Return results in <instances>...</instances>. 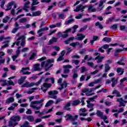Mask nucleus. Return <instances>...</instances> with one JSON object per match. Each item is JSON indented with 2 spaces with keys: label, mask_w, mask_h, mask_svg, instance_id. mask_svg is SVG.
Wrapping results in <instances>:
<instances>
[{
  "label": "nucleus",
  "mask_w": 127,
  "mask_h": 127,
  "mask_svg": "<svg viewBox=\"0 0 127 127\" xmlns=\"http://www.w3.org/2000/svg\"><path fill=\"white\" fill-rule=\"evenodd\" d=\"M86 71H88V69L86 68L84 66L81 67V73H84L86 72Z\"/></svg>",
  "instance_id": "obj_58"
},
{
  "label": "nucleus",
  "mask_w": 127,
  "mask_h": 127,
  "mask_svg": "<svg viewBox=\"0 0 127 127\" xmlns=\"http://www.w3.org/2000/svg\"><path fill=\"white\" fill-rule=\"evenodd\" d=\"M94 55L95 56H97L94 59H93V60H97L98 58H99L100 57V55H101V54L99 53H95L94 54Z\"/></svg>",
  "instance_id": "obj_47"
},
{
  "label": "nucleus",
  "mask_w": 127,
  "mask_h": 127,
  "mask_svg": "<svg viewBox=\"0 0 127 127\" xmlns=\"http://www.w3.org/2000/svg\"><path fill=\"white\" fill-rule=\"evenodd\" d=\"M36 57V54L34 53H33L32 55L30 57L29 60H33V59H34V58H35Z\"/></svg>",
  "instance_id": "obj_51"
},
{
  "label": "nucleus",
  "mask_w": 127,
  "mask_h": 127,
  "mask_svg": "<svg viewBox=\"0 0 127 127\" xmlns=\"http://www.w3.org/2000/svg\"><path fill=\"white\" fill-rule=\"evenodd\" d=\"M79 103H80V101L75 100L72 102V106H77V105H79Z\"/></svg>",
  "instance_id": "obj_41"
},
{
  "label": "nucleus",
  "mask_w": 127,
  "mask_h": 127,
  "mask_svg": "<svg viewBox=\"0 0 127 127\" xmlns=\"http://www.w3.org/2000/svg\"><path fill=\"white\" fill-rule=\"evenodd\" d=\"M28 50H29V48H24L21 50V52H26V51H27Z\"/></svg>",
  "instance_id": "obj_64"
},
{
  "label": "nucleus",
  "mask_w": 127,
  "mask_h": 127,
  "mask_svg": "<svg viewBox=\"0 0 127 127\" xmlns=\"http://www.w3.org/2000/svg\"><path fill=\"white\" fill-rule=\"evenodd\" d=\"M26 114H27V115H31L32 114V111L30 109H28L26 112Z\"/></svg>",
  "instance_id": "obj_62"
},
{
  "label": "nucleus",
  "mask_w": 127,
  "mask_h": 127,
  "mask_svg": "<svg viewBox=\"0 0 127 127\" xmlns=\"http://www.w3.org/2000/svg\"><path fill=\"white\" fill-rule=\"evenodd\" d=\"M47 30H49V28L48 27H45L43 28L40 29L37 31V33H40V32H43V31H47Z\"/></svg>",
  "instance_id": "obj_28"
},
{
  "label": "nucleus",
  "mask_w": 127,
  "mask_h": 127,
  "mask_svg": "<svg viewBox=\"0 0 127 127\" xmlns=\"http://www.w3.org/2000/svg\"><path fill=\"white\" fill-rule=\"evenodd\" d=\"M65 3L64 2H62V1H60L59 2V4H58V6L60 7H62V6H64V5H65Z\"/></svg>",
  "instance_id": "obj_52"
},
{
  "label": "nucleus",
  "mask_w": 127,
  "mask_h": 127,
  "mask_svg": "<svg viewBox=\"0 0 127 127\" xmlns=\"http://www.w3.org/2000/svg\"><path fill=\"white\" fill-rule=\"evenodd\" d=\"M27 21V19L26 18H22L19 20V22L20 23H24V22H26Z\"/></svg>",
  "instance_id": "obj_39"
},
{
  "label": "nucleus",
  "mask_w": 127,
  "mask_h": 127,
  "mask_svg": "<svg viewBox=\"0 0 127 127\" xmlns=\"http://www.w3.org/2000/svg\"><path fill=\"white\" fill-rule=\"evenodd\" d=\"M63 101V99H62L61 98H58L56 100V105H57V104H59V103H61Z\"/></svg>",
  "instance_id": "obj_59"
},
{
  "label": "nucleus",
  "mask_w": 127,
  "mask_h": 127,
  "mask_svg": "<svg viewBox=\"0 0 127 127\" xmlns=\"http://www.w3.org/2000/svg\"><path fill=\"white\" fill-rule=\"evenodd\" d=\"M83 15L84 14L83 13L79 14L77 16L75 17V18L76 19H80Z\"/></svg>",
  "instance_id": "obj_57"
},
{
  "label": "nucleus",
  "mask_w": 127,
  "mask_h": 127,
  "mask_svg": "<svg viewBox=\"0 0 127 127\" xmlns=\"http://www.w3.org/2000/svg\"><path fill=\"white\" fill-rule=\"evenodd\" d=\"M92 18H84L82 20L83 22H88V21H91Z\"/></svg>",
  "instance_id": "obj_53"
},
{
  "label": "nucleus",
  "mask_w": 127,
  "mask_h": 127,
  "mask_svg": "<svg viewBox=\"0 0 127 127\" xmlns=\"http://www.w3.org/2000/svg\"><path fill=\"white\" fill-rule=\"evenodd\" d=\"M105 1H100V3L98 5L99 7L97 8V10H98V11H101V10H102V9H103L104 6H103V4H104V2H105Z\"/></svg>",
  "instance_id": "obj_18"
},
{
  "label": "nucleus",
  "mask_w": 127,
  "mask_h": 127,
  "mask_svg": "<svg viewBox=\"0 0 127 127\" xmlns=\"http://www.w3.org/2000/svg\"><path fill=\"white\" fill-rule=\"evenodd\" d=\"M21 48V47H19L18 48V50L16 51V56H18L20 53V51H19V49Z\"/></svg>",
  "instance_id": "obj_60"
},
{
  "label": "nucleus",
  "mask_w": 127,
  "mask_h": 127,
  "mask_svg": "<svg viewBox=\"0 0 127 127\" xmlns=\"http://www.w3.org/2000/svg\"><path fill=\"white\" fill-rule=\"evenodd\" d=\"M87 65L88 66H90V67H91L92 68L94 67V63L92 62H88L86 63Z\"/></svg>",
  "instance_id": "obj_55"
},
{
  "label": "nucleus",
  "mask_w": 127,
  "mask_h": 127,
  "mask_svg": "<svg viewBox=\"0 0 127 127\" xmlns=\"http://www.w3.org/2000/svg\"><path fill=\"white\" fill-rule=\"evenodd\" d=\"M71 62L75 64V65H78L80 63V61L78 60H73Z\"/></svg>",
  "instance_id": "obj_46"
},
{
  "label": "nucleus",
  "mask_w": 127,
  "mask_h": 127,
  "mask_svg": "<svg viewBox=\"0 0 127 127\" xmlns=\"http://www.w3.org/2000/svg\"><path fill=\"white\" fill-rule=\"evenodd\" d=\"M95 26H98L99 28L100 29H103L104 28V27H103V25H102L100 22H97L95 23Z\"/></svg>",
  "instance_id": "obj_38"
},
{
  "label": "nucleus",
  "mask_w": 127,
  "mask_h": 127,
  "mask_svg": "<svg viewBox=\"0 0 127 127\" xmlns=\"http://www.w3.org/2000/svg\"><path fill=\"white\" fill-rule=\"evenodd\" d=\"M64 118L66 119V121L68 122V121H71L72 122H75L78 120V115H75L74 117L70 114H67Z\"/></svg>",
  "instance_id": "obj_5"
},
{
  "label": "nucleus",
  "mask_w": 127,
  "mask_h": 127,
  "mask_svg": "<svg viewBox=\"0 0 127 127\" xmlns=\"http://www.w3.org/2000/svg\"><path fill=\"white\" fill-rule=\"evenodd\" d=\"M40 66V64H36L34 65V71H40L41 70L40 69V67H39Z\"/></svg>",
  "instance_id": "obj_22"
},
{
  "label": "nucleus",
  "mask_w": 127,
  "mask_h": 127,
  "mask_svg": "<svg viewBox=\"0 0 127 127\" xmlns=\"http://www.w3.org/2000/svg\"><path fill=\"white\" fill-rule=\"evenodd\" d=\"M30 4V2L29 1H27L24 4V7H27V8H29V6H28V5Z\"/></svg>",
  "instance_id": "obj_54"
},
{
  "label": "nucleus",
  "mask_w": 127,
  "mask_h": 127,
  "mask_svg": "<svg viewBox=\"0 0 127 127\" xmlns=\"http://www.w3.org/2000/svg\"><path fill=\"white\" fill-rule=\"evenodd\" d=\"M19 29V28H14L11 31V33H15L17 30Z\"/></svg>",
  "instance_id": "obj_61"
},
{
  "label": "nucleus",
  "mask_w": 127,
  "mask_h": 127,
  "mask_svg": "<svg viewBox=\"0 0 127 127\" xmlns=\"http://www.w3.org/2000/svg\"><path fill=\"white\" fill-rule=\"evenodd\" d=\"M111 69V67H110V65H109L108 64H105V73H107L110 71V69Z\"/></svg>",
  "instance_id": "obj_31"
},
{
  "label": "nucleus",
  "mask_w": 127,
  "mask_h": 127,
  "mask_svg": "<svg viewBox=\"0 0 127 127\" xmlns=\"http://www.w3.org/2000/svg\"><path fill=\"white\" fill-rule=\"evenodd\" d=\"M32 6H33V5H36V4H39V2L38 1V0H32Z\"/></svg>",
  "instance_id": "obj_43"
},
{
  "label": "nucleus",
  "mask_w": 127,
  "mask_h": 127,
  "mask_svg": "<svg viewBox=\"0 0 127 127\" xmlns=\"http://www.w3.org/2000/svg\"><path fill=\"white\" fill-rule=\"evenodd\" d=\"M37 89H38L37 88H35V87L32 88V89H30V90L27 91V94L30 95L32 94V93H33L34 91H35V90H37Z\"/></svg>",
  "instance_id": "obj_36"
},
{
  "label": "nucleus",
  "mask_w": 127,
  "mask_h": 127,
  "mask_svg": "<svg viewBox=\"0 0 127 127\" xmlns=\"http://www.w3.org/2000/svg\"><path fill=\"white\" fill-rule=\"evenodd\" d=\"M26 70H29V67H22L20 71V73H22L23 75H30V74H31V72L29 71L24 72V71H26Z\"/></svg>",
  "instance_id": "obj_13"
},
{
  "label": "nucleus",
  "mask_w": 127,
  "mask_h": 127,
  "mask_svg": "<svg viewBox=\"0 0 127 127\" xmlns=\"http://www.w3.org/2000/svg\"><path fill=\"white\" fill-rule=\"evenodd\" d=\"M68 85H69V83H67L66 81H64L62 84H60L61 87H59L58 89L61 91L63 90L64 88H66Z\"/></svg>",
  "instance_id": "obj_16"
},
{
  "label": "nucleus",
  "mask_w": 127,
  "mask_h": 127,
  "mask_svg": "<svg viewBox=\"0 0 127 127\" xmlns=\"http://www.w3.org/2000/svg\"><path fill=\"white\" fill-rule=\"evenodd\" d=\"M77 36H78L77 38V40H79V41H82L83 39L85 38V36L83 35V34H80V33L77 34Z\"/></svg>",
  "instance_id": "obj_19"
},
{
  "label": "nucleus",
  "mask_w": 127,
  "mask_h": 127,
  "mask_svg": "<svg viewBox=\"0 0 127 127\" xmlns=\"http://www.w3.org/2000/svg\"><path fill=\"white\" fill-rule=\"evenodd\" d=\"M87 7H88V10L90 12H95V11H97V9L93 8V5H90L89 6H87Z\"/></svg>",
  "instance_id": "obj_20"
},
{
  "label": "nucleus",
  "mask_w": 127,
  "mask_h": 127,
  "mask_svg": "<svg viewBox=\"0 0 127 127\" xmlns=\"http://www.w3.org/2000/svg\"><path fill=\"white\" fill-rule=\"evenodd\" d=\"M51 84L44 83L43 85L41 87V89L44 92V93H46V91L48 89V88H50Z\"/></svg>",
  "instance_id": "obj_12"
},
{
  "label": "nucleus",
  "mask_w": 127,
  "mask_h": 127,
  "mask_svg": "<svg viewBox=\"0 0 127 127\" xmlns=\"http://www.w3.org/2000/svg\"><path fill=\"white\" fill-rule=\"evenodd\" d=\"M104 58H105V57H99L97 59V63H102V62L103 61V59H104Z\"/></svg>",
  "instance_id": "obj_42"
},
{
  "label": "nucleus",
  "mask_w": 127,
  "mask_h": 127,
  "mask_svg": "<svg viewBox=\"0 0 127 127\" xmlns=\"http://www.w3.org/2000/svg\"><path fill=\"white\" fill-rule=\"evenodd\" d=\"M102 41H106L108 43H110L112 41V38L109 37H105L102 39Z\"/></svg>",
  "instance_id": "obj_35"
},
{
  "label": "nucleus",
  "mask_w": 127,
  "mask_h": 127,
  "mask_svg": "<svg viewBox=\"0 0 127 127\" xmlns=\"http://www.w3.org/2000/svg\"><path fill=\"white\" fill-rule=\"evenodd\" d=\"M13 4H14V1H13L9 2L7 5V8L5 9V10L6 11L10 10V9H11V7H12V5H13Z\"/></svg>",
  "instance_id": "obj_17"
},
{
  "label": "nucleus",
  "mask_w": 127,
  "mask_h": 127,
  "mask_svg": "<svg viewBox=\"0 0 127 127\" xmlns=\"http://www.w3.org/2000/svg\"><path fill=\"white\" fill-rule=\"evenodd\" d=\"M19 40H21V42L20 43L21 48H23L25 46V36H22L19 37L17 39V41H19Z\"/></svg>",
  "instance_id": "obj_11"
},
{
  "label": "nucleus",
  "mask_w": 127,
  "mask_h": 127,
  "mask_svg": "<svg viewBox=\"0 0 127 127\" xmlns=\"http://www.w3.org/2000/svg\"><path fill=\"white\" fill-rule=\"evenodd\" d=\"M27 120H28L29 122H34V117L32 116H28L27 117Z\"/></svg>",
  "instance_id": "obj_34"
},
{
  "label": "nucleus",
  "mask_w": 127,
  "mask_h": 127,
  "mask_svg": "<svg viewBox=\"0 0 127 127\" xmlns=\"http://www.w3.org/2000/svg\"><path fill=\"white\" fill-rule=\"evenodd\" d=\"M86 7H88V6H83L82 4H79L76 7V9H74V11L78 12V11H80V10H81L82 12L84 11V9H85Z\"/></svg>",
  "instance_id": "obj_10"
},
{
  "label": "nucleus",
  "mask_w": 127,
  "mask_h": 127,
  "mask_svg": "<svg viewBox=\"0 0 127 127\" xmlns=\"http://www.w3.org/2000/svg\"><path fill=\"white\" fill-rule=\"evenodd\" d=\"M14 102V98L13 97H10L6 100V104H10V103H13Z\"/></svg>",
  "instance_id": "obj_24"
},
{
  "label": "nucleus",
  "mask_w": 127,
  "mask_h": 127,
  "mask_svg": "<svg viewBox=\"0 0 127 127\" xmlns=\"http://www.w3.org/2000/svg\"><path fill=\"white\" fill-rule=\"evenodd\" d=\"M41 82H42V79H40L37 82H29L28 81L24 83L22 86V88H30V87H33V86H39L41 84Z\"/></svg>",
  "instance_id": "obj_3"
},
{
  "label": "nucleus",
  "mask_w": 127,
  "mask_h": 127,
  "mask_svg": "<svg viewBox=\"0 0 127 127\" xmlns=\"http://www.w3.org/2000/svg\"><path fill=\"white\" fill-rule=\"evenodd\" d=\"M73 21H74V19H70L67 21H66L64 22V24H65L66 25L69 24V23H71V22H73Z\"/></svg>",
  "instance_id": "obj_48"
},
{
  "label": "nucleus",
  "mask_w": 127,
  "mask_h": 127,
  "mask_svg": "<svg viewBox=\"0 0 127 127\" xmlns=\"http://www.w3.org/2000/svg\"><path fill=\"white\" fill-rule=\"evenodd\" d=\"M78 44H79V42H76L75 43H72L70 44V46H72V47H76V46H78Z\"/></svg>",
  "instance_id": "obj_49"
},
{
  "label": "nucleus",
  "mask_w": 127,
  "mask_h": 127,
  "mask_svg": "<svg viewBox=\"0 0 127 127\" xmlns=\"http://www.w3.org/2000/svg\"><path fill=\"white\" fill-rule=\"evenodd\" d=\"M72 78L74 80H75V79H76V78H78V74L76 73H74L73 75L72 76Z\"/></svg>",
  "instance_id": "obj_63"
},
{
  "label": "nucleus",
  "mask_w": 127,
  "mask_h": 127,
  "mask_svg": "<svg viewBox=\"0 0 127 127\" xmlns=\"http://www.w3.org/2000/svg\"><path fill=\"white\" fill-rule=\"evenodd\" d=\"M71 103L70 102H68L65 106L64 107V110H66V111H71V108L69 107H70Z\"/></svg>",
  "instance_id": "obj_21"
},
{
  "label": "nucleus",
  "mask_w": 127,
  "mask_h": 127,
  "mask_svg": "<svg viewBox=\"0 0 127 127\" xmlns=\"http://www.w3.org/2000/svg\"><path fill=\"white\" fill-rule=\"evenodd\" d=\"M71 40H74V37H72L70 38L69 39H68L67 40L65 41L64 43H65V44H69V43H70V41H71Z\"/></svg>",
  "instance_id": "obj_44"
},
{
  "label": "nucleus",
  "mask_w": 127,
  "mask_h": 127,
  "mask_svg": "<svg viewBox=\"0 0 127 127\" xmlns=\"http://www.w3.org/2000/svg\"><path fill=\"white\" fill-rule=\"evenodd\" d=\"M96 115L97 117L101 118V120H103V121H106L108 117L106 116H104V113L102 112L100 110H97L96 112Z\"/></svg>",
  "instance_id": "obj_9"
},
{
  "label": "nucleus",
  "mask_w": 127,
  "mask_h": 127,
  "mask_svg": "<svg viewBox=\"0 0 127 127\" xmlns=\"http://www.w3.org/2000/svg\"><path fill=\"white\" fill-rule=\"evenodd\" d=\"M20 127H29V123L26 121L23 125H21Z\"/></svg>",
  "instance_id": "obj_40"
},
{
  "label": "nucleus",
  "mask_w": 127,
  "mask_h": 127,
  "mask_svg": "<svg viewBox=\"0 0 127 127\" xmlns=\"http://www.w3.org/2000/svg\"><path fill=\"white\" fill-rule=\"evenodd\" d=\"M9 42H10V41L9 40L5 41L3 43V44L4 45L1 47L2 49H3V48H5L6 47H8V44Z\"/></svg>",
  "instance_id": "obj_23"
},
{
  "label": "nucleus",
  "mask_w": 127,
  "mask_h": 127,
  "mask_svg": "<svg viewBox=\"0 0 127 127\" xmlns=\"http://www.w3.org/2000/svg\"><path fill=\"white\" fill-rule=\"evenodd\" d=\"M48 94L49 95V98L56 100L57 99V96L56 95L58 94V91L57 90L50 91L48 92Z\"/></svg>",
  "instance_id": "obj_7"
},
{
  "label": "nucleus",
  "mask_w": 127,
  "mask_h": 127,
  "mask_svg": "<svg viewBox=\"0 0 127 127\" xmlns=\"http://www.w3.org/2000/svg\"><path fill=\"white\" fill-rule=\"evenodd\" d=\"M43 102H44V98L40 100H36L32 101L30 104V108L36 110V111H39L42 107H43Z\"/></svg>",
  "instance_id": "obj_1"
},
{
  "label": "nucleus",
  "mask_w": 127,
  "mask_h": 127,
  "mask_svg": "<svg viewBox=\"0 0 127 127\" xmlns=\"http://www.w3.org/2000/svg\"><path fill=\"white\" fill-rule=\"evenodd\" d=\"M88 27V25H86L85 26H84L83 28H81L80 30H79V32H82V31H84V30H86V29H87V28Z\"/></svg>",
  "instance_id": "obj_56"
},
{
  "label": "nucleus",
  "mask_w": 127,
  "mask_h": 127,
  "mask_svg": "<svg viewBox=\"0 0 127 127\" xmlns=\"http://www.w3.org/2000/svg\"><path fill=\"white\" fill-rule=\"evenodd\" d=\"M52 49V47H50V46L45 47L42 49L43 53H44V54H47V53H48V52H49V51H50V50H51Z\"/></svg>",
  "instance_id": "obj_14"
},
{
  "label": "nucleus",
  "mask_w": 127,
  "mask_h": 127,
  "mask_svg": "<svg viewBox=\"0 0 127 127\" xmlns=\"http://www.w3.org/2000/svg\"><path fill=\"white\" fill-rule=\"evenodd\" d=\"M41 14V12L39 10L33 12L32 13V16H39Z\"/></svg>",
  "instance_id": "obj_25"
},
{
  "label": "nucleus",
  "mask_w": 127,
  "mask_h": 127,
  "mask_svg": "<svg viewBox=\"0 0 127 127\" xmlns=\"http://www.w3.org/2000/svg\"><path fill=\"white\" fill-rule=\"evenodd\" d=\"M59 19H63V18H65V15L62 13H59Z\"/></svg>",
  "instance_id": "obj_45"
},
{
  "label": "nucleus",
  "mask_w": 127,
  "mask_h": 127,
  "mask_svg": "<svg viewBox=\"0 0 127 127\" xmlns=\"http://www.w3.org/2000/svg\"><path fill=\"white\" fill-rule=\"evenodd\" d=\"M117 102L120 104V105H119V107L121 108V107H126V104L124 103L125 102V100L123 99V98H118L117 99Z\"/></svg>",
  "instance_id": "obj_15"
},
{
  "label": "nucleus",
  "mask_w": 127,
  "mask_h": 127,
  "mask_svg": "<svg viewBox=\"0 0 127 127\" xmlns=\"http://www.w3.org/2000/svg\"><path fill=\"white\" fill-rule=\"evenodd\" d=\"M112 94H115L116 95V97H122V95H121V93H120V92H119V91L117 90H114L112 93Z\"/></svg>",
  "instance_id": "obj_30"
},
{
  "label": "nucleus",
  "mask_w": 127,
  "mask_h": 127,
  "mask_svg": "<svg viewBox=\"0 0 127 127\" xmlns=\"http://www.w3.org/2000/svg\"><path fill=\"white\" fill-rule=\"evenodd\" d=\"M54 103V101L53 100H49L45 105V107L46 108H48V107H50L52 104Z\"/></svg>",
  "instance_id": "obj_33"
},
{
  "label": "nucleus",
  "mask_w": 127,
  "mask_h": 127,
  "mask_svg": "<svg viewBox=\"0 0 127 127\" xmlns=\"http://www.w3.org/2000/svg\"><path fill=\"white\" fill-rule=\"evenodd\" d=\"M125 60V57H122L120 61H118L117 62V64H119V65H123V66H125L126 65V64L125 63H123V61Z\"/></svg>",
  "instance_id": "obj_32"
},
{
  "label": "nucleus",
  "mask_w": 127,
  "mask_h": 127,
  "mask_svg": "<svg viewBox=\"0 0 127 127\" xmlns=\"http://www.w3.org/2000/svg\"><path fill=\"white\" fill-rule=\"evenodd\" d=\"M78 27H79V26L77 25H75L74 26H73V27L70 28V29H71L72 33V34L75 33V32H76V31L77 28H78Z\"/></svg>",
  "instance_id": "obj_27"
},
{
  "label": "nucleus",
  "mask_w": 127,
  "mask_h": 127,
  "mask_svg": "<svg viewBox=\"0 0 127 127\" xmlns=\"http://www.w3.org/2000/svg\"><path fill=\"white\" fill-rule=\"evenodd\" d=\"M110 28L111 29H113V30H117V28H118V25L117 24H114L110 27Z\"/></svg>",
  "instance_id": "obj_50"
},
{
  "label": "nucleus",
  "mask_w": 127,
  "mask_h": 127,
  "mask_svg": "<svg viewBox=\"0 0 127 127\" xmlns=\"http://www.w3.org/2000/svg\"><path fill=\"white\" fill-rule=\"evenodd\" d=\"M20 121V117L19 116H12L10 119V121H8V127H11L12 126H17L18 123H15L16 122H19Z\"/></svg>",
  "instance_id": "obj_2"
},
{
  "label": "nucleus",
  "mask_w": 127,
  "mask_h": 127,
  "mask_svg": "<svg viewBox=\"0 0 127 127\" xmlns=\"http://www.w3.org/2000/svg\"><path fill=\"white\" fill-rule=\"evenodd\" d=\"M73 66L70 64H67L65 65H63L64 68V74H68V73H70V69H71Z\"/></svg>",
  "instance_id": "obj_8"
},
{
  "label": "nucleus",
  "mask_w": 127,
  "mask_h": 127,
  "mask_svg": "<svg viewBox=\"0 0 127 127\" xmlns=\"http://www.w3.org/2000/svg\"><path fill=\"white\" fill-rule=\"evenodd\" d=\"M94 88H86L85 89L82 90V93H85V95L86 96H93V95H95V93H92V92H93Z\"/></svg>",
  "instance_id": "obj_6"
},
{
  "label": "nucleus",
  "mask_w": 127,
  "mask_h": 127,
  "mask_svg": "<svg viewBox=\"0 0 127 127\" xmlns=\"http://www.w3.org/2000/svg\"><path fill=\"white\" fill-rule=\"evenodd\" d=\"M111 82H112V87H114L118 83V80H116L115 78L113 77L111 79Z\"/></svg>",
  "instance_id": "obj_29"
},
{
  "label": "nucleus",
  "mask_w": 127,
  "mask_h": 127,
  "mask_svg": "<svg viewBox=\"0 0 127 127\" xmlns=\"http://www.w3.org/2000/svg\"><path fill=\"white\" fill-rule=\"evenodd\" d=\"M54 62V60H48L47 62L44 61L41 63V66L43 67L44 65L46 64L45 67V71H48L52 66H53V64H50V63H53Z\"/></svg>",
  "instance_id": "obj_4"
},
{
  "label": "nucleus",
  "mask_w": 127,
  "mask_h": 127,
  "mask_svg": "<svg viewBox=\"0 0 127 127\" xmlns=\"http://www.w3.org/2000/svg\"><path fill=\"white\" fill-rule=\"evenodd\" d=\"M57 41V38L54 37L49 41V44L51 45L53 44V42H56Z\"/></svg>",
  "instance_id": "obj_37"
},
{
  "label": "nucleus",
  "mask_w": 127,
  "mask_h": 127,
  "mask_svg": "<svg viewBox=\"0 0 127 127\" xmlns=\"http://www.w3.org/2000/svg\"><path fill=\"white\" fill-rule=\"evenodd\" d=\"M124 72H125L124 69H122V68H117V73L120 76H121V75H123L124 74Z\"/></svg>",
  "instance_id": "obj_26"
}]
</instances>
